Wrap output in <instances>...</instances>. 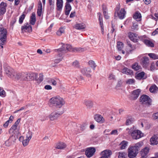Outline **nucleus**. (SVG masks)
Segmentation results:
<instances>
[{"instance_id": "obj_1", "label": "nucleus", "mask_w": 158, "mask_h": 158, "mask_svg": "<svg viewBox=\"0 0 158 158\" xmlns=\"http://www.w3.org/2000/svg\"><path fill=\"white\" fill-rule=\"evenodd\" d=\"M61 46V48L56 49L55 50L56 52H61L62 53H66L68 51L74 52H83L85 51V49L84 48H75L73 49L72 46L69 44H64L62 43H61L59 44Z\"/></svg>"}, {"instance_id": "obj_2", "label": "nucleus", "mask_w": 158, "mask_h": 158, "mask_svg": "<svg viewBox=\"0 0 158 158\" xmlns=\"http://www.w3.org/2000/svg\"><path fill=\"white\" fill-rule=\"evenodd\" d=\"M143 143L139 142L134 146H130L127 149V155L129 158L135 157L138 153L140 148L142 146Z\"/></svg>"}, {"instance_id": "obj_3", "label": "nucleus", "mask_w": 158, "mask_h": 158, "mask_svg": "<svg viewBox=\"0 0 158 158\" xmlns=\"http://www.w3.org/2000/svg\"><path fill=\"white\" fill-rule=\"evenodd\" d=\"M50 102L56 107L60 108L65 103V101L63 98L59 96L54 97L50 100Z\"/></svg>"}, {"instance_id": "obj_4", "label": "nucleus", "mask_w": 158, "mask_h": 158, "mask_svg": "<svg viewBox=\"0 0 158 158\" xmlns=\"http://www.w3.org/2000/svg\"><path fill=\"white\" fill-rule=\"evenodd\" d=\"M126 130L127 131L128 133L131 135L134 139H137L143 136V134L139 130H134L133 128H127Z\"/></svg>"}, {"instance_id": "obj_5", "label": "nucleus", "mask_w": 158, "mask_h": 158, "mask_svg": "<svg viewBox=\"0 0 158 158\" xmlns=\"http://www.w3.org/2000/svg\"><path fill=\"white\" fill-rule=\"evenodd\" d=\"M17 139V135H12L10 136L7 140L5 142L4 145L7 147H10L15 143Z\"/></svg>"}, {"instance_id": "obj_6", "label": "nucleus", "mask_w": 158, "mask_h": 158, "mask_svg": "<svg viewBox=\"0 0 158 158\" xmlns=\"http://www.w3.org/2000/svg\"><path fill=\"white\" fill-rule=\"evenodd\" d=\"M140 101L142 103L148 105L151 104V100L149 97L146 95H142L140 98Z\"/></svg>"}, {"instance_id": "obj_7", "label": "nucleus", "mask_w": 158, "mask_h": 158, "mask_svg": "<svg viewBox=\"0 0 158 158\" xmlns=\"http://www.w3.org/2000/svg\"><path fill=\"white\" fill-rule=\"evenodd\" d=\"M32 135V132L30 131H29L26 134V139H24L22 142L24 146H26L28 144L29 141L31 138Z\"/></svg>"}, {"instance_id": "obj_8", "label": "nucleus", "mask_w": 158, "mask_h": 158, "mask_svg": "<svg viewBox=\"0 0 158 158\" xmlns=\"http://www.w3.org/2000/svg\"><path fill=\"white\" fill-rule=\"evenodd\" d=\"M20 120L21 119L20 118L18 119L14 124L12 126L9 130V132L10 133H14L15 132H16V131H18V130L17 129V126L20 122Z\"/></svg>"}, {"instance_id": "obj_9", "label": "nucleus", "mask_w": 158, "mask_h": 158, "mask_svg": "<svg viewBox=\"0 0 158 158\" xmlns=\"http://www.w3.org/2000/svg\"><path fill=\"white\" fill-rule=\"evenodd\" d=\"M73 0H66V2L65 7V14L66 15H68L69 14L70 12L72 9L70 3Z\"/></svg>"}, {"instance_id": "obj_10", "label": "nucleus", "mask_w": 158, "mask_h": 158, "mask_svg": "<svg viewBox=\"0 0 158 158\" xmlns=\"http://www.w3.org/2000/svg\"><path fill=\"white\" fill-rule=\"evenodd\" d=\"M95 151L96 149L94 148H88L85 151V155L88 157L90 158L93 156Z\"/></svg>"}, {"instance_id": "obj_11", "label": "nucleus", "mask_w": 158, "mask_h": 158, "mask_svg": "<svg viewBox=\"0 0 158 158\" xmlns=\"http://www.w3.org/2000/svg\"><path fill=\"white\" fill-rule=\"evenodd\" d=\"M21 29L22 32L23 33L24 32H30L32 31L31 26L28 23H26L22 26Z\"/></svg>"}, {"instance_id": "obj_12", "label": "nucleus", "mask_w": 158, "mask_h": 158, "mask_svg": "<svg viewBox=\"0 0 158 158\" xmlns=\"http://www.w3.org/2000/svg\"><path fill=\"white\" fill-rule=\"evenodd\" d=\"M141 64L144 68H147L149 64V59L148 57L144 56L141 59Z\"/></svg>"}, {"instance_id": "obj_13", "label": "nucleus", "mask_w": 158, "mask_h": 158, "mask_svg": "<svg viewBox=\"0 0 158 158\" xmlns=\"http://www.w3.org/2000/svg\"><path fill=\"white\" fill-rule=\"evenodd\" d=\"M129 39L134 42H136L138 40V35L135 33L130 32L128 34Z\"/></svg>"}, {"instance_id": "obj_14", "label": "nucleus", "mask_w": 158, "mask_h": 158, "mask_svg": "<svg viewBox=\"0 0 158 158\" xmlns=\"http://www.w3.org/2000/svg\"><path fill=\"white\" fill-rule=\"evenodd\" d=\"M7 4L2 2L0 4V15H3L6 12Z\"/></svg>"}, {"instance_id": "obj_15", "label": "nucleus", "mask_w": 158, "mask_h": 158, "mask_svg": "<svg viewBox=\"0 0 158 158\" xmlns=\"http://www.w3.org/2000/svg\"><path fill=\"white\" fill-rule=\"evenodd\" d=\"M112 154L111 151L109 150H106L101 152L102 156L100 158H108Z\"/></svg>"}, {"instance_id": "obj_16", "label": "nucleus", "mask_w": 158, "mask_h": 158, "mask_svg": "<svg viewBox=\"0 0 158 158\" xmlns=\"http://www.w3.org/2000/svg\"><path fill=\"white\" fill-rule=\"evenodd\" d=\"M82 73L88 77H90L91 75L90 73L91 72V70L90 68H82L81 70Z\"/></svg>"}, {"instance_id": "obj_17", "label": "nucleus", "mask_w": 158, "mask_h": 158, "mask_svg": "<svg viewBox=\"0 0 158 158\" xmlns=\"http://www.w3.org/2000/svg\"><path fill=\"white\" fill-rule=\"evenodd\" d=\"M5 72L8 76L11 78L14 76V73H15L14 70L10 67H8L5 69Z\"/></svg>"}, {"instance_id": "obj_18", "label": "nucleus", "mask_w": 158, "mask_h": 158, "mask_svg": "<svg viewBox=\"0 0 158 158\" xmlns=\"http://www.w3.org/2000/svg\"><path fill=\"white\" fill-rule=\"evenodd\" d=\"M140 92V90L139 89L134 90L131 95V99L132 100L137 99L139 97Z\"/></svg>"}, {"instance_id": "obj_19", "label": "nucleus", "mask_w": 158, "mask_h": 158, "mask_svg": "<svg viewBox=\"0 0 158 158\" xmlns=\"http://www.w3.org/2000/svg\"><path fill=\"white\" fill-rule=\"evenodd\" d=\"M66 147V144L64 142H59L56 143L55 148L56 149L62 150L64 149Z\"/></svg>"}, {"instance_id": "obj_20", "label": "nucleus", "mask_w": 158, "mask_h": 158, "mask_svg": "<svg viewBox=\"0 0 158 158\" xmlns=\"http://www.w3.org/2000/svg\"><path fill=\"white\" fill-rule=\"evenodd\" d=\"M37 75L36 74L33 73H27L26 81L34 80Z\"/></svg>"}, {"instance_id": "obj_21", "label": "nucleus", "mask_w": 158, "mask_h": 158, "mask_svg": "<svg viewBox=\"0 0 158 158\" xmlns=\"http://www.w3.org/2000/svg\"><path fill=\"white\" fill-rule=\"evenodd\" d=\"M126 12L123 8L121 9L120 10L117 12V15L119 18L121 19H123L124 18L126 14Z\"/></svg>"}, {"instance_id": "obj_22", "label": "nucleus", "mask_w": 158, "mask_h": 158, "mask_svg": "<svg viewBox=\"0 0 158 158\" xmlns=\"http://www.w3.org/2000/svg\"><path fill=\"white\" fill-rule=\"evenodd\" d=\"M127 52H131L134 50L136 48L135 45H132L130 41L127 42Z\"/></svg>"}, {"instance_id": "obj_23", "label": "nucleus", "mask_w": 158, "mask_h": 158, "mask_svg": "<svg viewBox=\"0 0 158 158\" xmlns=\"http://www.w3.org/2000/svg\"><path fill=\"white\" fill-rule=\"evenodd\" d=\"M95 120L97 122L103 123L104 122V119L103 117L101 115L99 114H96L94 117Z\"/></svg>"}, {"instance_id": "obj_24", "label": "nucleus", "mask_w": 158, "mask_h": 158, "mask_svg": "<svg viewBox=\"0 0 158 158\" xmlns=\"http://www.w3.org/2000/svg\"><path fill=\"white\" fill-rule=\"evenodd\" d=\"M86 25L84 23H77L74 26V28L77 29L81 30L85 29Z\"/></svg>"}, {"instance_id": "obj_25", "label": "nucleus", "mask_w": 158, "mask_h": 158, "mask_svg": "<svg viewBox=\"0 0 158 158\" xmlns=\"http://www.w3.org/2000/svg\"><path fill=\"white\" fill-rule=\"evenodd\" d=\"M149 152V149L147 147H145L142 149L140 152L141 156H144L147 157V155Z\"/></svg>"}, {"instance_id": "obj_26", "label": "nucleus", "mask_w": 158, "mask_h": 158, "mask_svg": "<svg viewBox=\"0 0 158 158\" xmlns=\"http://www.w3.org/2000/svg\"><path fill=\"white\" fill-rule=\"evenodd\" d=\"M60 116V114L57 113H52L49 115V118L52 121L56 119Z\"/></svg>"}, {"instance_id": "obj_27", "label": "nucleus", "mask_w": 158, "mask_h": 158, "mask_svg": "<svg viewBox=\"0 0 158 158\" xmlns=\"http://www.w3.org/2000/svg\"><path fill=\"white\" fill-rule=\"evenodd\" d=\"M7 31L3 28H0V37H7Z\"/></svg>"}, {"instance_id": "obj_28", "label": "nucleus", "mask_w": 158, "mask_h": 158, "mask_svg": "<svg viewBox=\"0 0 158 158\" xmlns=\"http://www.w3.org/2000/svg\"><path fill=\"white\" fill-rule=\"evenodd\" d=\"M151 145H154L157 144L158 143V139L155 136H154L151 138L150 139Z\"/></svg>"}, {"instance_id": "obj_29", "label": "nucleus", "mask_w": 158, "mask_h": 158, "mask_svg": "<svg viewBox=\"0 0 158 158\" xmlns=\"http://www.w3.org/2000/svg\"><path fill=\"white\" fill-rule=\"evenodd\" d=\"M98 15H99V23L101 27V30H102V34H104V27L103 25V21L102 18H101V14L100 13H98Z\"/></svg>"}, {"instance_id": "obj_30", "label": "nucleus", "mask_w": 158, "mask_h": 158, "mask_svg": "<svg viewBox=\"0 0 158 158\" xmlns=\"http://www.w3.org/2000/svg\"><path fill=\"white\" fill-rule=\"evenodd\" d=\"M84 104L87 107L89 108H91L93 106V102L89 100H85L84 102Z\"/></svg>"}, {"instance_id": "obj_31", "label": "nucleus", "mask_w": 158, "mask_h": 158, "mask_svg": "<svg viewBox=\"0 0 158 158\" xmlns=\"http://www.w3.org/2000/svg\"><path fill=\"white\" fill-rule=\"evenodd\" d=\"M63 0H56V5L57 10H61L63 7Z\"/></svg>"}, {"instance_id": "obj_32", "label": "nucleus", "mask_w": 158, "mask_h": 158, "mask_svg": "<svg viewBox=\"0 0 158 158\" xmlns=\"http://www.w3.org/2000/svg\"><path fill=\"white\" fill-rule=\"evenodd\" d=\"M30 23L31 24L34 25L36 22L35 14L34 12L32 13L30 18Z\"/></svg>"}, {"instance_id": "obj_33", "label": "nucleus", "mask_w": 158, "mask_h": 158, "mask_svg": "<svg viewBox=\"0 0 158 158\" xmlns=\"http://www.w3.org/2000/svg\"><path fill=\"white\" fill-rule=\"evenodd\" d=\"M42 9V4L41 2H40L38 4V8L37 11V14L39 16H40L41 15Z\"/></svg>"}, {"instance_id": "obj_34", "label": "nucleus", "mask_w": 158, "mask_h": 158, "mask_svg": "<svg viewBox=\"0 0 158 158\" xmlns=\"http://www.w3.org/2000/svg\"><path fill=\"white\" fill-rule=\"evenodd\" d=\"M6 38L5 37H0V46L1 49L3 48V45H4L6 42Z\"/></svg>"}, {"instance_id": "obj_35", "label": "nucleus", "mask_w": 158, "mask_h": 158, "mask_svg": "<svg viewBox=\"0 0 158 158\" xmlns=\"http://www.w3.org/2000/svg\"><path fill=\"white\" fill-rule=\"evenodd\" d=\"M141 15L140 13L138 12H136L133 16V18L137 21H139L141 20Z\"/></svg>"}, {"instance_id": "obj_36", "label": "nucleus", "mask_w": 158, "mask_h": 158, "mask_svg": "<svg viewBox=\"0 0 158 158\" xmlns=\"http://www.w3.org/2000/svg\"><path fill=\"white\" fill-rule=\"evenodd\" d=\"M158 87L155 85L151 86L149 89L150 92L152 93H156L158 91Z\"/></svg>"}, {"instance_id": "obj_37", "label": "nucleus", "mask_w": 158, "mask_h": 158, "mask_svg": "<svg viewBox=\"0 0 158 158\" xmlns=\"http://www.w3.org/2000/svg\"><path fill=\"white\" fill-rule=\"evenodd\" d=\"M128 142L125 141H122L120 143V149H124L127 146Z\"/></svg>"}, {"instance_id": "obj_38", "label": "nucleus", "mask_w": 158, "mask_h": 158, "mask_svg": "<svg viewBox=\"0 0 158 158\" xmlns=\"http://www.w3.org/2000/svg\"><path fill=\"white\" fill-rule=\"evenodd\" d=\"M133 121V118H132L131 116H128L127 118V120L126 122V124L127 125H130L131 124Z\"/></svg>"}, {"instance_id": "obj_39", "label": "nucleus", "mask_w": 158, "mask_h": 158, "mask_svg": "<svg viewBox=\"0 0 158 158\" xmlns=\"http://www.w3.org/2000/svg\"><path fill=\"white\" fill-rule=\"evenodd\" d=\"M21 73H14V76L12 78L18 80L21 79Z\"/></svg>"}, {"instance_id": "obj_40", "label": "nucleus", "mask_w": 158, "mask_h": 158, "mask_svg": "<svg viewBox=\"0 0 158 158\" xmlns=\"http://www.w3.org/2000/svg\"><path fill=\"white\" fill-rule=\"evenodd\" d=\"M148 55L153 60H155L158 59V55L154 53H150L148 54Z\"/></svg>"}, {"instance_id": "obj_41", "label": "nucleus", "mask_w": 158, "mask_h": 158, "mask_svg": "<svg viewBox=\"0 0 158 158\" xmlns=\"http://www.w3.org/2000/svg\"><path fill=\"white\" fill-rule=\"evenodd\" d=\"M145 73L144 72H141L137 74L136 76V78L139 80H140L142 79H143Z\"/></svg>"}, {"instance_id": "obj_42", "label": "nucleus", "mask_w": 158, "mask_h": 158, "mask_svg": "<svg viewBox=\"0 0 158 158\" xmlns=\"http://www.w3.org/2000/svg\"><path fill=\"white\" fill-rule=\"evenodd\" d=\"M145 44L148 46L151 47H153L154 44L150 40H144Z\"/></svg>"}, {"instance_id": "obj_43", "label": "nucleus", "mask_w": 158, "mask_h": 158, "mask_svg": "<svg viewBox=\"0 0 158 158\" xmlns=\"http://www.w3.org/2000/svg\"><path fill=\"white\" fill-rule=\"evenodd\" d=\"M122 72L123 73L128 74L131 73L132 71L127 68H124L122 70Z\"/></svg>"}, {"instance_id": "obj_44", "label": "nucleus", "mask_w": 158, "mask_h": 158, "mask_svg": "<svg viewBox=\"0 0 158 158\" xmlns=\"http://www.w3.org/2000/svg\"><path fill=\"white\" fill-rule=\"evenodd\" d=\"M117 47L119 51H121L123 47V44L121 42H118L117 43Z\"/></svg>"}, {"instance_id": "obj_45", "label": "nucleus", "mask_w": 158, "mask_h": 158, "mask_svg": "<svg viewBox=\"0 0 158 158\" xmlns=\"http://www.w3.org/2000/svg\"><path fill=\"white\" fill-rule=\"evenodd\" d=\"M119 155L118 156V158H127V153L125 152H119L118 153Z\"/></svg>"}, {"instance_id": "obj_46", "label": "nucleus", "mask_w": 158, "mask_h": 158, "mask_svg": "<svg viewBox=\"0 0 158 158\" xmlns=\"http://www.w3.org/2000/svg\"><path fill=\"white\" fill-rule=\"evenodd\" d=\"M64 29L63 27H60L56 32L57 35H58L60 36L62 33H64Z\"/></svg>"}, {"instance_id": "obj_47", "label": "nucleus", "mask_w": 158, "mask_h": 158, "mask_svg": "<svg viewBox=\"0 0 158 158\" xmlns=\"http://www.w3.org/2000/svg\"><path fill=\"white\" fill-rule=\"evenodd\" d=\"M89 64L90 67L94 69L96 66L93 60H90L89 61Z\"/></svg>"}, {"instance_id": "obj_48", "label": "nucleus", "mask_w": 158, "mask_h": 158, "mask_svg": "<svg viewBox=\"0 0 158 158\" xmlns=\"http://www.w3.org/2000/svg\"><path fill=\"white\" fill-rule=\"evenodd\" d=\"M140 66L137 63H135L132 66V69H134L135 70H138L139 69Z\"/></svg>"}, {"instance_id": "obj_49", "label": "nucleus", "mask_w": 158, "mask_h": 158, "mask_svg": "<svg viewBox=\"0 0 158 158\" xmlns=\"http://www.w3.org/2000/svg\"><path fill=\"white\" fill-rule=\"evenodd\" d=\"M26 76L27 73H21V80L23 81H26Z\"/></svg>"}, {"instance_id": "obj_50", "label": "nucleus", "mask_w": 158, "mask_h": 158, "mask_svg": "<svg viewBox=\"0 0 158 158\" xmlns=\"http://www.w3.org/2000/svg\"><path fill=\"white\" fill-rule=\"evenodd\" d=\"M48 82L49 83H51L53 85H56L57 84L56 81L53 79H49Z\"/></svg>"}, {"instance_id": "obj_51", "label": "nucleus", "mask_w": 158, "mask_h": 158, "mask_svg": "<svg viewBox=\"0 0 158 158\" xmlns=\"http://www.w3.org/2000/svg\"><path fill=\"white\" fill-rule=\"evenodd\" d=\"M44 79V75L42 73H40L39 75V77L36 80L39 82L43 81Z\"/></svg>"}, {"instance_id": "obj_52", "label": "nucleus", "mask_w": 158, "mask_h": 158, "mask_svg": "<svg viewBox=\"0 0 158 158\" xmlns=\"http://www.w3.org/2000/svg\"><path fill=\"white\" fill-rule=\"evenodd\" d=\"M25 15L24 14H22L19 17V23L21 24L23 23V20L24 19Z\"/></svg>"}, {"instance_id": "obj_53", "label": "nucleus", "mask_w": 158, "mask_h": 158, "mask_svg": "<svg viewBox=\"0 0 158 158\" xmlns=\"http://www.w3.org/2000/svg\"><path fill=\"white\" fill-rule=\"evenodd\" d=\"M6 93L3 89L0 87V96L2 97L5 96Z\"/></svg>"}, {"instance_id": "obj_54", "label": "nucleus", "mask_w": 158, "mask_h": 158, "mask_svg": "<svg viewBox=\"0 0 158 158\" xmlns=\"http://www.w3.org/2000/svg\"><path fill=\"white\" fill-rule=\"evenodd\" d=\"M59 57L60 58H56V59L54 61L56 63H58L60 62L62 60V57L61 56V55L60 56V54H59Z\"/></svg>"}, {"instance_id": "obj_55", "label": "nucleus", "mask_w": 158, "mask_h": 158, "mask_svg": "<svg viewBox=\"0 0 158 158\" xmlns=\"http://www.w3.org/2000/svg\"><path fill=\"white\" fill-rule=\"evenodd\" d=\"M138 25L136 23H133L132 28L134 30H137L138 29Z\"/></svg>"}, {"instance_id": "obj_56", "label": "nucleus", "mask_w": 158, "mask_h": 158, "mask_svg": "<svg viewBox=\"0 0 158 158\" xmlns=\"http://www.w3.org/2000/svg\"><path fill=\"white\" fill-rule=\"evenodd\" d=\"M135 82V80L134 79H130L128 80L127 81L126 83L129 84H131Z\"/></svg>"}, {"instance_id": "obj_57", "label": "nucleus", "mask_w": 158, "mask_h": 158, "mask_svg": "<svg viewBox=\"0 0 158 158\" xmlns=\"http://www.w3.org/2000/svg\"><path fill=\"white\" fill-rule=\"evenodd\" d=\"M152 117L154 119H158V112L153 114H152Z\"/></svg>"}, {"instance_id": "obj_58", "label": "nucleus", "mask_w": 158, "mask_h": 158, "mask_svg": "<svg viewBox=\"0 0 158 158\" xmlns=\"http://www.w3.org/2000/svg\"><path fill=\"white\" fill-rule=\"evenodd\" d=\"M118 131L116 130H113L110 133L109 135H117Z\"/></svg>"}, {"instance_id": "obj_59", "label": "nucleus", "mask_w": 158, "mask_h": 158, "mask_svg": "<svg viewBox=\"0 0 158 158\" xmlns=\"http://www.w3.org/2000/svg\"><path fill=\"white\" fill-rule=\"evenodd\" d=\"M44 88L47 90H51L52 89V87L50 85H46L45 86Z\"/></svg>"}, {"instance_id": "obj_60", "label": "nucleus", "mask_w": 158, "mask_h": 158, "mask_svg": "<svg viewBox=\"0 0 158 158\" xmlns=\"http://www.w3.org/2000/svg\"><path fill=\"white\" fill-rule=\"evenodd\" d=\"M79 64V62L77 61H75L73 63V65L76 67H77Z\"/></svg>"}, {"instance_id": "obj_61", "label": "nucleus", "mask_w": 158, "mask_h": 158, "mask_svg": "<svg viewBox=\"0 0 158 158\" xmlns=\"http://www.w3.org/2000/svg\"><path fill=\"white\" fill-rule=\"evenodd\" d=\"M115 76L112 74H111L109 75V79L110 80H114L115 79Z\"/></svg>"}, {"instance_id": "obj_62", "label": "nucleus", "mask_w": 158, "mask_h": 158, "mask_svg": "<svg viewBox=\"0 0 158 158\" xmlns=\"http://www.w3.org/2000/svg\"><path fill=\"white\" fill-rule=\"evenodd\" d=\"M158 33V28L155 29L152 33V35H155Z\"/></svg>"}, {"instance_id": "obj_63", "label": "nucleus", "mask_w": 158, "mask_h": 158, "mask_svg": "<svg viewBox=\"0 0 158 158\" xmlns=\"http://www.w3.org/2000/svg\"><path fill=\"white\" fill-rule=\"evenodd\" d=\"M155 64L154 63L151 64L150 66V69L151 70H154L155 69Z\"/></svg>"}, {"instance_id": "obj_64", "label": "nucleus", "mask_w": 158, "mask_h": 158, "mask_svg": "<svg viewBox=\"0 0 158 158\" xmlns=\"http://www.w3.org/2000/svg\"><path fill=\"white\" fill-rule=\"evenodd\" d=\"M103 14L104 15L105 18L107 19L109 18V16L108 15L107 13L105 11H103Z\"/></svg>"}]
</instances>
